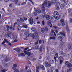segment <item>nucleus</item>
<instances>
[{"mask_svg":"<svg viewBox=\"0 0 72 72\" xmlns=\"http://www.w3.org/2000/svg\"><path fill=\"white\" fill-rule=\"evenodd\" d=\"M51 2L47 1V0H45L44 3H43L42 5V9H45V6H46L47 8H49L50 7L52 4H53H53H56L57 2V0H53Z\"/></svg>","mask_w":72,"mask_h":72,"instance_id":"f257e3e1","label":"nucleus"},{"mask_svg":"<svg viewBox=\"0 0 72 72\" xmlns=\"http://www.w3.org/2000/svg\"><path fill=\"white\" fill-rule=\"evenodd\" d=\"M12 39L15 40L14 41L12 42V43H13L14 42H15L18 41V38L16 36H12Z\"/></svg>","mask_w":72,"mask_h":72,"instance_id":"f03ea898","label":"nucleus"},{"mask_svg":"<svg viewBox=\"0 0 72 72\" xmlns=\"http://www.w3.org/2000/svg\"><path fill=\"white\" fill-rule=\"evenodd\" d=\"M17 67V65L16 64H14V67L12 68L13 70H14V72H19L18 69H16V68Z\"/></svg>","mask_w":72,"mask_h":72,"instance_id":"7ed1b4c3","label":"nucleus"},{"mask_svg":"<svg viewBox=\"0 0 72 72\" xmlns=\"http://www.w3.org/2000/svg\"><path fill=\"white\" fill-rule=\"evenodd\" d=\"M37 32H36L34 34H32V37L33 39H37Z\"/></svg>","mask_w":72,"mask_h":72,"instance_id":"20e7f679","label":"nucleus"},{"mask_svg":"<svg viewBox=\"0 0 72 72\" xmlns=\"http://www.w3.org/2000/svg\"><path fill=\"white\" fill-rule=\"evenodd\" d=\"M63 37H61L60 35L58 34L57 35V38L58 39V40H60L61 39L60 41L62 42V39H63Z\"/></svg>","mask_w":72,"mask_h":72,"instance_id":"39448f33","label":"nucleus"},{"mask_svg":"<svg viewBox=\"0 0 72 72\" xmlns=\"http://www.w3.org/2000/svg\"><path fill=\"white\" fill-rule=\"evenodd\" d=\"M35 11V12H36L37 13H38L39 14H41V10H40V8H37L36 10V8H34Z\"/></svg>","mask_w":72,"mask_h":72,"instance_id":"423d86ee","label":"nucleus"},{"mask_svg":"<svg viewBox=\"0 0 72 72\" xmlns=\"http://www.w3.org/2000/svg\"><path fill=\"white\" fill-rule=\"evenodd\" d=\"M45 66L46 67H51V64H48L47 62H46L45 63Z\"/></svg>","mask_w":72,"mask_h":72,"instance_id":"0eeeda50","label":"nucleus"},{"mask_svg":"<svg viewBox=\"0 0 72 72\" xmlns=\"http://www.w3.org/2000/svg\"><path fill=\"white\" fill-rule=\"evenodd\" d=\"M24 53H25L26 55H27L29 57H30L31 55V53L29 52H27V51H24Z\"/></svg>","mask_w":72,"mask_h":72,"instance_id":"6e6552de","label":"nucleus"},{"mask_svg":"<svg viewBox=\"0 0 72 72\" xmlns=\"http://www.w3.org/2000/svg\"><path fill=\"white\" fill-rule=\"evenodd\" d=\"M22 26V28H24L27 29L28 28V26L27 25L25 24L24 23H22L21 24Z\"/></svg>","mask_w":72,"mask_h":72,"instance_id":"1a4fd4ad","label":"nucleus"},{"mask_svg":"<svg viewBox=\"0 0 72 72\" xmlns=\"http://www.w3.org/2000/svg\"><path fill=\"white\" fill-rule=\"evenodd\" d=\"M44 17H45L46 19V20H49V19H50V16H49L48 15H44Z\"/></svg>","mask_w":72,"mask_h":72,"instance_id":"9d476101","label":"nucleus"},{"mask_svg":"<svg viewBox=\"0 0 72 72\" xmlns=\"http://www.w3.org/2000/svg\"><path fill=\"white\" fill-rule=\"evenodd\" d=\"M61 23L62 24V26H64L65 25V24H64V21L63 19H61L60 20Z\"/></svg>","mask_w":72,"mask_h":72,"instance_id":"9b49d317","label":"nucleus"},{"mask_svg":"<svg viewBox=\"0 0 72 72\" xmlns=\"http://www.w3.org/2000/svg\"><path fill=\"white\" fill-rule=\"evenodd\" d=\"M54 16L55 17L56 16H59V15H58V13L57 11H55L53 13Z\"/></svg>","mask_w":72,"mask_h":72,"instance_id":"f8f14e48","label":"nucleus"},{"mask_svg":"<svg viewBox=\"0 0 72 72\" xmlns=\"http://www.w3.org/2000/svg\"><path fill=\"white\" fill-rule=\"evenodd\" d=\"M29 23H30L31 24H33V19L31 17L29 19Z\"/></svg>","mask_w":72,"mask_h":72,"instance_id":"ddd939ff","label":"nucleus"},{"mask_svg":"<svg viewBox=\"0 0 72 72\" xmlns=\"http://www.w3.org/2000/svg\"><path fill=\"white\" fill-rule=\"evenodd\" d=\"M51 52L52 54H55V50L54 48H52L51 49Z\"/></svg>","mask_w":72,"mask_h":72,"instance_id":"4468645a","label":"nucleus"},{"mask_svg":"<svg viewBox=\"0 0 72 72\" xmlns=\"http://www.w3.org/2000/svg\"><path fill=\"white\" fill-rule=\"evenodd\" d=\"M40 31L42 33H44L45 32V29L44 28H42L41 29Z\"/></svg>","mask_w":72,"mask_h":72,"instance_id":"2eb2a0df","label":"nucleus"},{"mask_svg":"<svg viewBox=\"0 0 72 72\" xmlns=\"http://www.w3.org/2000/svg\"><path fill=\"white\" fill-rule=\"evenodd\" d=\"M58 54L60 55H63V52L62 51H60L59 52Z\"/></svg>","mask_w":72,"mask_h":72,"instance_id":"dca6fc26","label":"nucleus"},{"mask_svg":"<svg viewBox=\"0 0 72 72\" xmlns=\"http://www.w3.org/2000/svg\"><path fill=\"white\" fill-rule=\"evenodd\" d=\"M56 38V37H50V40H54L55 39V38Z\"/></svg>","mask_w":72,"mask_h":72,"instance_id":"f3484780","label":"nucleus"},{"mask_svg":"<svg viewBox=\"0 0 72 72\" xmlns=\"http://www.w3.org/2000/svg\"><path fill=\"white\" fill-rule=\"evenodd\" d=\"M67 67H68V68H70V67H71L72 66V64H71V63H69L67 65Z\"/></svg>","mask_w":72,"mask_h":72,"instance_id":"a211bd4d","label":"nucleus"},{"mask_svg":"<svg viewBox=\"0 0 72 72\" xmlns=\"http://www.w3.org/2000/svg\"><path fill=\"white\" fill-rule=\"evenodd\" d=\"M47 24L48 26H50V24H51V20H49L48 21Z\"/></svg>","mask_w":72,"mask_h":72,"instance_id":"6ab92c4d","label":"nucleus"},{"mask_svg":"<svg viewBox=\"0 0 72 72\" xmlns=\"http://www.w3.org/2000/svg\"><path fill=\"white\" fill-rule=\"evenodd\" d=\"M68 50H70L71 49V46L70 44H69L68 46Z\"/></svg>","mask_w":72,"mask_h":72,"instance_id":"aec40b11","label":"nucleus"},{"mask_svg":"<svg viewBox=\"0 0 72 72\" xmlns=\"http://www.w3.org/2000/svg\"><path fill=\"white\" fill-rule=\"evenodd\" d=\"M40 68H41L43 70H45V67L43 65H40Z\"/></svg>","mask_w":72,"mask_h":72,"instance_id":"412c9836","label":"nucleus"},{"mask_svg":"<svg viewBox=\"0 0 72 72\" xmlns=\"http://www.w3.org/2000/svg\"><path fill=\"white\" fill-rule=\"evenodd\" d=\"M54 60H50V64H53V63H54Z\"/></svg>","mask_w":72,"mask_h":72,"instance_id":"4be33fe9","label":"nucleus"},{"mask_svg":"<svg viewBox=\"0 0 72 72\" xmlns=\"http://www.w3.org/2000/svg\"><path fill=\"white\" fill-rule=\"evenodd\" d=\"M6 56L5 55H4L3 54H1L0 56V58H4V57H5Z\"/></svg>","mask_w":72,"mask_h":72,"instance_id":"5701e85b","label":"nucleus"},{"mask_svg":"<svg viewBox=\"0 0 72 72\" xmlns=\"http://www.w3.org/2000/svg\"><path fill=\"white\" fill-rule=\"evenodd\" d=\"M60 4V3H59L58 2H57L56 3V4H55V5L56 6H59Z\"/></svg>","mask_w":72,"mask_h":72,"instance_id":"b1692460","label":"nucleus"},{"mask_svg":"<svg viewBox=\"0 0 72 72\" xmlns=\"http://www.w3.org/2000/svg\"><path fill=\"white\" fill-rule=\"evenodd\" d=\"M5 60L6 62H9L10 60V59L9 58H5Z\"/></svg>","mask_w":72,"mask_h":72,"instance_id":"393cba45","label":"nucleus"},{"mask_svg":"<svg viewBox=\"0 0 72 72\" xmlns=\"http://www.w3.org/2000/svg\"><path fill=\"white\" fill-rule=\"evenodd\" d=\"M31 30L33 32H36V29L35 28H32Z\"/></svg>","mask_w":72,"mask_h":72,"instance_id":"a878e982","label":"nucleus"},{"mask_svg":"<svg viewBox=\"0 0 72 72\" xmlns=\"http://www.w3.org/2000/svg\"><path fill=\"white\" fill-rule=\"evenodd\" d=\"M65 6V5H64V4H61L60 6L61 9H63V8Z\"/></svg>","mask_w":72,"mask_h":72,"instance_id":"bb28decb","label":"nucleus"},{"mask_svg":"<svg viewBox=\"0 0 72 72\" xmlns=\"http://www.w3.org/2000/svg\"><path fill=\"white\" fill-rule=\"evenodd\" d=\"M20 55L22 57H24L25 54L24 53H20Z\"/></svg>","mask_w":72,"mask_h":72,"instance_id":"cd10ccee","label":"nucleus"},{"mask_svg":"<svg viewBox=\"0 0 72 72\" xmlns=\"http://www.w3.org/2000/svg\"><path fill=\"white\" fill-rule=\"evenodd\" d=\"M36 69H37V70H39V69H40V65L39 66H36Z\"/></svg>","mask_w":72,"mask_h":72,"instance_id":"c85d7f7f","label":"nucleus"},{"mask_svg":"<svg viewBox=\"0 0 72 72\" xmlns=\"http://www.w3.org/2000/svg\"><path fill=\"white\" fill-rule=\"evenodd\" d=\"M60 34L61 35H63L64 37L65 36V33L64 32H60Z\"/></svg>","mask_w":72,"mask_h":72,"instance_id":"c756f323","label":"nucleus"},{"mask_svg":"<svg viewBox=\"0 0 72 72\" xmlns=\"http://www.w3.org/2000/svg\"><path fill=\"white\" fill-rule=\"evenodd\" d=\"M66 28L68 32H70V31H69V30L68 28V26H66Z\"/></svg>","mask_w":72,"mask_h":72,"instance_id":"7c9ffc66","label":"nucleus"},{"mask_svg":"<svg viewBox=\"0 0 72 72\" xmlns=\"http://www.w3.org/2000/svg\"><path fill=\"white\" fill-rule=\"evenodd\" d=\"M21 49H20V48H18L16 49V50L18 53H20V50Z\"/></svg>","mask_w":72,"mask_h":72,"instance_id":"2f4dec72","label":"nucleus"},{"mask_svg":"<svg viewBox=\"0 0 72 72\" xmlns=\"http://www.w3.org/2000/svg\"><path fill=\"white\" fill-rule=\"evenodd\" d=\"M6 28H7V31H9V29H10V27L8 25H6Z\"/></svg>","mask_w":72,"mask_h":72,"instance_id":"473e14b6","label":"nucleus"},{"mask_svg":"<svg viewBox=\"0 0 72 72\" xmlns=\"http://www.w3.org/2000/svg\"><path fill=\"white\" fill-rule=\"evenodd\" d=\"M20 21L21 23H23V22H24V20L22 18H21L20 19Z\"/></svg>","mask_w":72,"mask_h":72,"instance_id":"72a5a7b5","label":"nucleus"},{"mask_svg":"<svg viewBox=\"0 0 72 72\" xmlns=\"http://www.w3.org/2000/svg\"><path fill=\"white\" fill-rule=\"evenodd\" d=\"M48 72H53V70L52 69H50L48 70H47Z\"/></svg>","mask_w":72,"mask_h":72,"instance_id":"f704fd0d","label":"nucleus"},{"mask_svg":"<svg viewBox=\"0 0 72 72\" xmlns=\"http://www.w3.org/2000/svg\"><path fill=\"white\" fill-rule=\"evenodd\" d=\"M60 15V17H61V18H63L64 17V14H61Z\"/></svg>","mask_w":72,"mask_h":72,"instance_id":"c9c22d12","label":"nucleus"},{"mask_svg":"<svg viewBox=\"0 0 72 72\" xmlns=\"http://www.w3.org/2000/svg\"><path fill=\"white\" fill-rule=\"evenodd\" d=\"M34 57V55L33 54V53H32L31 54V58H33Z\"/></svg>","mask_w":72,"mask_h":72,"instance_id":"e433bc0d","label":"nucleus"},{"mask_svg":"<svg viewBox=\"0 0 72 72\" xmlns=\"http://www.w3.org/2000/svg\"><path fill=\"white\" fill-rule=\"evenodd\" d=\"M72 12V10L70 8H69L68 10V13H71Z\"/></svg>","mask_w":72,"mask_h":72,"instance_id":"4c0bfd02","label":"nucleus"},{"mask_svg":"<svg viewBox=\"0 0 72 72\" xmlns=\"http://www.w3.org/2000/svg\"><path fill=\"white\" fill-rule=\"evenodd\" d=\"M45 31H46V32H48V31H49V29L48 28L46 27L45 28Z\"/></svg>","mask_w":72,"mask_h":72,"instance_id":"58836bf2","label":"nucleus"},{"mask_svg":"<svg viewBox=\"0 0 72 72\" xmlns=\"http://www.w3.org/2000/svg\"><path fill=\"white\" fill-rule=\"evenodd\" d=\"M55 17H56V18H55L56 19H57V20H58L59 19V17L58 16V15L56 16Z\"/></svg>","mask_w":72,"mask_h":72,"instance_id":"ea45409f","label":"nucleus"},{"mask_svg":"<svg viewBox=\"0 0 72 72\" xmlns=\"http://www.w3.org/2000/svg\"><path fill=\"white\" fill-rule=\"evenodd\" d=\"M14 3L15 4H17L18 3V0H15Z\"/></svg>","mask_w":72,"mask_h":72,"instance_id":"a19ab883","label":"nucleus"},{"mask_svg":"<svg viewBox=\"0 0 72 72\" xmlns=\"http://www.w3.org/2000/svg\"><path fill=\"white\" fill-rule=\"evenodd\" d=\"M30 32L29 31H27V32H25L24 33V35H27V34H28Z\"/></svg>","mask_w":72,"mask_h":72,"instance_id":"79ce46f5","label":"nucleus"},{"mask_svg":"<svg viewBox=\"0 0 72 72\" xmlns=\"http://www.w3.org/2000/svg\"><path fill=\"white\" fill-rule=\"evenodd\" d=\"M31 35H32L31 34H28L26 35V37H31V36H32Z\"/></svg>","mask_w":72,"mask_h":72,"instance_id":"37998d69","label":"nucleus"},{"mask_svg":"<svg viewBox=\"0 0 72 72\" xmlns=\"http://www.w3.org/2000/svg\"><path fill=\"white\" fill-rule=\"evenodd\" d=\"M39 51L40 53L41 52V51H42V47L41 46H40V47Z\"/></svg>","mask_w":72,"mask_h":72,"instance_id":"c03bdc74","label":"nucleus"},{"mask_svg":"<svg viewBox=\"0 0 72 72\" xmlns=\"http://www.w3.org/2000/svg\"><path fill=\"white\" fill-rule=\"evenodd\" d=\"M17 24V22H16L14 23V28H15V25Z\"/></svg>","mask_w":72,"mask_h":72,"instance_id":"a18cd8bd","label":"nucleus"},{"mask_svg":"<svg viewBox=\"0 0 72 72\" xmlns=\"http://www.w3.org/2000/svg\"><path fill=\"white\" fill-rule=\"evenodd\" d=\"M54 35L55 36H57V34H55V32L53 34V33L51 34V36H53Z\"/></svg>","mask_w":72,"mask_h":72,"instance_id":"49530a36","label":"nucleus"},{"mask_svg":"<svg viewBox=\"0 0 72 72\" xmlns=\"http://www.w3.org/2000/svg\"><path fill=\"white\" fill-rule=\"evenodd\" d=\"M63 63V60H60V64H62Z\"/></svg>","mask_w":72,"mask_h":72,"instance_id":"de8ad7c7","label":"nucleus"},{"mask_svg":"<svg viewBox=\"0 0 72 72\" xmlns=\"http://www.w3.org/2000/svg\"><path fill=\"white\" fill-rule=\"evenodd\" d=\"M4 41L6 42V43H9V41H8L6 39H4Z\"/></svg>","mask_w":72,"mask_h":72,"instance_id":"09e8293b","label":"nucleus"},{"mask_svg":"<svg viewBox=\"0 0 72 72\" xmlns=\"http://www.w3.org/2000/svg\"><path fill=\"white\" fill-rule=\"evenodd\" d=\"M29 49V48L28 47H27L26 48H25L24 49V51H26L27 50H28Z\"/></svg>","mask_w":72,"mask_h":72,"instance_id":"8fccbe9b","label":"nucleus"},{"mask_svg":"<svg viewBox=\"0 0 72 72\" xmlns=\"http://www.w3.org/2000/svg\"><path fill=\"white\" fill-rule=\"evenodd\" d=\"M35 48L36 49H39V46H35Z\"/></svg>","mask_w":72,"mask_h":72,"instance_id":"3c124183","label":"nucleus"},{"mask_svg":"<svg viewBox=\"0 0 72 72\" xmlns=\"http://www.w3.org/2000/svg\"><path fill=\"white\" fill-rule=\"evenodd\" d=\"M33 14L35 15V16H36L37 15V12H34L33 13Z\"/></svg>","mask_w":72,"mask_h":72,"instance_id":"603ef678","label":"nucleus"},{"mask_svg":"<svg viewBox=\"0 0 72 72\" xmlns=\"http://www.w3.org/2000/svg\"><path fill=\"white\" fill-rule=\"evenodd\" d=\"M2 72H5L6 71V69H4L3 70H2Z\"/></svg>","mask_w":72,"mask_h":72,"instance_id":"864d4df0","label":"nucleus"},{"mask_svg":"<svg viewBox=\"0 0 72 72\" xmlns=\"http://www.w3.org/2000/svg\"><path fill=\"white\" fill-rule=\"evenodd\" d=\"M71 69H68L67 70V71L68 72H71Z\"/></svg>","mask_w":72,"mask_h":72,"instance_id":"5fc2aeb1","label":"nucleus"},{"mask_svg":"<svg viewBox=\"0 0 72 72\" xmlns=\"http://www.w3.org/2000/svg\"><path fill=\"white\" fill-rule=\"evenodd\" d=\"M54 18H55V17H51V20L52 21H54Z\"/></svg>","mask_w":72,"mask_h":72,"instance_id":"6e6d98bb","label":"nucleus"},{"mask_svg":"<svg viewBox=\"0 0 72 72\" xmlns=\"http://www.w3.org/2000/svg\"><path fill=\"white\" fill-rule=\"evenodd\" d=\"M42 12L43 13L45 14V10H42Z\"/></svg>","mask_w":72,"mask_h":72,"instance_id":"4d7b16f0","label":"nucleus"},{"mask_svg":"<svg viewBox=\"0 0 72 72\" xmlns=\"http://www.w3.org/2000/svg\"><path fill=\"white\" fill-rule=\"evenodd\" d=\"M65 64L66 65H67H67H68V64H69L68 62V61H66L65 62Z\"/></svg>","mask_w":72,"mask_h":72,"instance_id":"13d9d810","label":"nucleus"},{"mask_svg":"<svg viewBox=\"0 0 72 72\" xmlns=\"http://www.w3.org/2000/svg\"><path fill=\"white\" fill-rule=\"evenodd\" d=\"M11 36H12V35H11V33H9V34H8V36L9 37H10V38H11Z\"/></svg>","mask_w":72,"mask_h":72,"instance_id":"bf43d9fd","label":"nucleus"},{"mask_svg":"<svg viewBox=\"0 0 72 72\" xmlns=\"http://www.w3.org/2000/svg\"><path fill=\"white\" fill-rule=\"evenodd\" d=\"M25 69H26V70H27V69H28V67H27V66H25Z\"/></svg>","mask_w":72,"mask_h":72,"instance_id":"052dcab7","label":"nucleus"},{"mask_svg":"<svg viewBox=\"0 0 72 72\" xmlns=\"http://www.w3.org/2000/svg\"><path fill=\"white\" fill-rule=\"evenodd\" d=\"M56 8L57 10H59L60 9V8L58 6H56Z\"/></svg>","mask_w":72,"mask_h":72,"instance_id":"680f3d73","label":"nucleus"},{"mask_svg":"<svg viewBox=\"0 0 72 72\" xmlns=\"http://www.w3.org/2000/svg\"><path fill=\"white\" fill-rule=\"evenodd\" d=\"M26 2H24L23 3H22L21 5H26Z\"/></svg>","mask_w":72,"mask_h":72,"instance_id":"e2e57ef3","label":"nucleus"},{"mask_svg":"<svg viewBox=\"0 0 72 72\" xmlns=\"http://www.w3.org/2000/svg\"><path fill=\"white\" fill-rule=\"evenodd\" d=\"M61 1L62 2H64V3H66V0H61Z\"/></svg>","mask_w":72,"mask_h":72,"instance_id":"0e129e2a","label":"nucleus"},{"mask_svg":"<svg viewBox=\"0 0 72 72\" xmlns=\"http://www.w3.org/2000/svg\"><path fill=\"white\" fill-rule=\"evenodd\" d=\"M60 48H61V49H62V48H63V45L60 44Z\"/></svg>","mask_w":72,"mask_h":72,"instance_id":"69168bd1","label":"nucleus"},{"mask_svg":"<svg viewBox=\"0 0 72 72\" xmlns=\"http://www.w3.org/2000/svg\"><path fill=\"white\" fill-rule=\"evenodd\" d=\"M24 19L25 21H27V18L26 17H24Z\"/></svg>","mask_w":72,"mask_h":72,"instance_id":"338daca9","label":"nucleus"},{"mask_svg":"<svg viewBox=\"0 0 72 72\" xmlns=\"http://www.w3.org/2000/svg\"><path fill=\"white\" fill-rule=\"evenodd\" d=\"M12 28H13V27H12V26H11L10 27V30H12Z\"/></svg>","mask_w":72,"mask_h":72,"instance_id":"774afa93","label":"nucleus"}]
</instances>
